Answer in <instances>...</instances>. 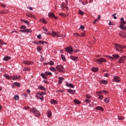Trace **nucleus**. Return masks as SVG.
Segmentation results:
<instances>
[{
	"label": "nucleus",
	"instance_id": "obj_1",
	"mask_svg": "<svg viewBox=\"0 0 126 126\" xmlns=\"http://www.w3.org/2000/svg\"><path fill=\"white\" fill-rule=\"evenodd\" d=\"M20 29H24L20 30L21 33H31L32 32V31L30 29H26V26H22Z\"/></svg>",
	"mask_w": 126,
	"mask_h": 126
},
{
	"label": "nucleus",
	"instance_id": "obj_2",
	"mask_svg": "<svg viewBox=\"0 0 126 126\" xmlns=\"http://www.w3.org/2000/svg\"><path fill=\"white\" fill-rule=\"evenodd\" d=\"M30 112L34 113L35 117H40V112L36 108H33L31 109Z\"/></svg>",
	"mask_w": 126,
	"mask_h": 126
},
{
	"label": "nucleus",
	"instance_id": "obj_3",
	"mask_svg": "<svg viewBox=\"0 0 126 126\" xmlns=\"http://www.w3.org/2000/svg\"><path fill=\"white\" fill-rule=\"evenodd\" d=\"M56 69L59 72H64V68L63 65H57L56 66Z\"/></svg>",
	"mask_w": 126,
	"mask_h": 126
},
{
	"label": "nucleus",
	"instance_id": "obj_4",
	"mask_svg": "<svg viewBox=\"0 0 126 126\" xmlns=\"http://www.w3.org/2000/svg\"><path fill=\"white\" fill-rule=\"evenodd\" d=\"M114 47L117 52H120V51H121V50H120L119 49H124L125 48V46H123L122 45L118 44L117 43L114 44ZM118 48H119V49Z\"/></svg>",
	"mask_w": 126,
	"mask_h": 126
},
{
	"label": "nucleus",
	"instance_id": "obj_5",
	"mask_svg": "<svg viewBox=\"0 0 126 126\" xmlns=\"http://www.w3.org/2000/svg\"><path fill=\"white\" fill-rule=\"evenodd\" d=\"M64 49L67 53H68V54H72V53H73V49L71 46H68L66 48H65Z\"/></svg>",
	"mask_w": 126,
	"mask_h": 126
},
{
	"label": "nucleus",
	"instance_id": "obj_6",
	"mask_svg": "<svg viewBox=\"0 0 126 126\" xmlns=\"http://www.w3.org/2000/svg\"><path fill=\"white\" fill-rule=\"evenodd\" d=\"M51 35L53 37H62V35H60L59 32H54L53 31H52Z\"/></svg>",
	"mask_w": 126,
	"mask_h": 126
},
{
	"label": "nucleus",
	"instance_id": "obj_7",
	"mask_svg": "<svg viewBox=\"0 0 126 126\" xmlns=\"http://www.w3.org/2000/svg\"><path fill=\"white\" fill-rule=\"evenodd\" d=\"M113 82L119 83L121 81V78L118 76H115L112 80Z\"/></svg>",
	"mask_w": 126,
	"mask_h": 126
},
{
	"label": "nucleus",
	"instance_id": "obj_8",
	"mask_svg": "<svg viewBox=\"0 0 126 126\" xmlns=\"http://www.w3.org/2000/svg\"><path fill=\"white\" fill-rule=\"evenodd\" d=\"M126 59V56H123L121 57L118 61V63H125V61Z\"/></svg>",
	"mask_w": 126,
	"mask_h": 126
},
{
	"label": "nucleus",
	"instance_id": "obj_9",
	"mask_svg": "<svg viewBox=\"0 0 126 126\" xmlns=\"http://www.w3.org/2000/svg\"><path fill=\"white\" fill-rule=\"evenodd\" d=\"M96 63H98L99 64H100V63H106L107 61H106L105 59L101 58L98 59H96Z\"/></svg>",
	"mask_w": 126,
	"mask_h": 126
},
{
	"label": "nucleus",
	"instance_id": "obj_10",
	"mask_svg": "<svg viewBox=\"0 0 126 126\" xmlns=\"http://www.w3.org/2000/svg\"><path fill=\"white\" fill-rule=\"evenodd\" d=\"M49 17H50L51 18H54L56 20L58 19V17L56 16L55 14H54V13L51 12L48 13Z\"/></svg>",
	"mask_w": 126,
	"mask_h": 126
},
{
	"label": "nucleus",
	"instance_id": "obj_11",
	"mask_svg": "<svg viewBox=\"0 0 126 126\" xmlns=\"http://www.w3.org/2000/svg\"><path fill=\"white\" fill-rule=\"evenodd\" d=\"M24 64H28V65H31L33 64V62L30 61H24L23 62Z\"/></svg>",
	"mask_w": 126,
	"mask_h": 126
},
{
	"label": "nucleus",
	"instance_id": "obj_12",
	"mask_svg": "<svg viewBox=\"0 0 126 126\" xmlns=\"http://www.w3.org/2000/svg\"><path fill=\"white\" fill-rule=\"evenodd\" d=\"M36 97L38 98V99H40V100H41V101H44V96H43L40 93H37L36 94Z\"/></svg>",
	"mask_w": 126,
	"mask_h": 126
},
{
	"label": "nucleus",
	"instance_id": "obj_13",
	"mask_svg": "<svg viewBox=\"0 0 126 126\" xmlns=\"http://www.w3.org/2000/svg\"><path fill=\"white\" fill-rule=\"evenodd\" d=\"M113 59H111V60H113V61H115V60H118L119 58H120V55L119 54H113L112 55Z\"/></svg>",
	"mask_w": 126,
	"mask_h": 126
},
{
	"label": "nucleus",
	"instance_id": "obj_14",
	"mask_svg": "<svg viewBox=\"0 0 126 126\" xmlns=\"http://www.w3.org/2000/svg\"><path fill=\"white\" fill-rule=\"evenodd\" d=\"M20 76L17 75H13L11 76V78H12L13 80H16L17 79H20Z\"/></svg>",
	"mask_w": 126,
	"mask_h": 126
},
{
	"label": "nucleus",
	"instance_id": "obj_15",
	"mask_svg": "<svg viewBox=\"0 0 126 126\" xmlns=\"http://www.w3.org/2000/svg\"><path fill=\"white\" fill-rule=\"evenodd\" d=\"M65 86L67 87H70V88H74V86L71 83H66Z\"/></svg>",
	"mask_w": 126,
	"mask_h": 126
},
{
	"label": "nucleus",
	"instance_id": "obj_16",
	"mask_svg": "<svg viewBox=\"0 0 126 126\" xmlns=\"http://www.w3.org/2000/svg\"><path fill=\"white\" fill-rule=\"evenodd\" d=\"M61 7H62L63 10H64V8L65 9H66L67 10V9H68V7H67V6H66V5H64L63 2L62 3V4L61 5Z\"/></svg>",
	"mask_w": 126,
	"mask_h": 126
},
{
	"label": "nucleus",
	"instance_id": "obj_17",
	"mask_svg": "<svg viewBox=\"0 0 126 126\" xmlns=\"http://www.w3.org/2000/svg\"><path fill=\"white\" fill-rule=\"evenodd\" d=\"M10 59H11V57L9 56H5L3 58V61H4V62H7V61H9Z\"/></svg>",
	"mask_w": 126,
	"mask_h": 126
},
{
	"label": "nucleus",
	"instance_id": "obj_18",
	"mask_svg": "<svg viewBox=\"0 0 126 126\" xmlns=\"http://www.w3.org/2000/svg\"><path fill=\"white\" fill-rule=\"evenodd\" d=\"M58 78L59 80L58 82L59 84H62L63 83V80H64V79L62 77H59Z\"/></svg>",
	"mask_w": 126,
	"mask_h": 126
},
{
	"label": "nucleus",
	"instance_id": "obj_19",
	"mask_svg": "<svg viewBox=\"0 0 126 126\" xmlns=\"http://www.w3.org/2000/svg\"><path fill=\"white\" fill-rule=\"evenodd\" d=\"M126 33L125 32H123L122 33L119 34L120 37H122V38H126Z\"/></svg>",
	"mask_w": 126,
	"mask_h": 126
},
{
	"label": "nucleus",
	"instance_id": "obj_20",
	"mask_svg": "<svg viewBox=\"0 0 126 126\" xmlns=\"http://www.w3.org/2000/svg\"><path fill=\"white\" fill-rule=\"evenodd\" d=\"M67 92L70 93V94H75V90H71V89H68Z\"/></svg>",
	"mask_w": 126,
	"mask_h": 126
},
{
	"label": "nucleus",
	"instance_id": "obj_21",
	"mask_svg": "<svg viewBox=\"0 0 126 126\" xmlns=\"http://www.w3.org/2000/svg\"><path fill=\"white\" fill-rule=\"evenodd\" d=\"M3 76H4V77L5 78H6V79H8V80H10V79H11V76H10L9 75H7V74H5L3 75Z\"/></svg>",
	"mask_w": 126,
	"mask_h": 126
},
{
	"label": "nucleus",
	"instance_id": "obj_22",
	"mask_svg": "<svg viewBox=\"0 0 126 126\" xmlns=\"http://www.w3.org/2000/svg\"><path fill=\"white\" fill-rule=\"evenodd\" d=\"M98 70H99V69L98 68V67H94L92 68V71H93V72H97Z\"/></svg>",
	"mask_w": 126,
	"mask_h": 126
},
{
	"label": "nucleus",
	"instance_id": "obj_23",
	"mask_svg": "<svg viewBox=\"0 0 126 126\" xmlns=\"http://www.w3.org/2000/svg\"><path fill=\"white\" fill-rule=\"evenodd\" d=\"M47 115L48 118H51V117H52V111H51L50 110L47 111Z\"/></svg>",
	"mask_w": 126,
	"mask_h": 126
},
{
	"label": "nucleus",
	"instance_id": "obj_24",
	"mask_svg": "<svg viewBox=\"0 0 126 126\" xmlns=\"http://www.w3.org/2000/svg\"><path fill=\"white\" fill-rule=\"evenodd\" d=\"M121 25H125L126 22L124 20V18H121Z\"/></svg>",
	"mask_w": 126,
	"mask_h": 126
},
{
	"label": "nucleus",
	"instance_id": "obj_25",
	"mask_svg": "<svg viewBox=\"0 0 126 126\" xmlns=\"http://www.w3.org/2000/svg\"><path fill=\"white\" fill-rule=\"evenodd\" d=\"M95 110H98L99 111H104L103 107L101 106H97L95 107Z\"/></svg>",
	"mask_w": 126,
	"mask_h": 126
},
{
	"label": "nucleus",
	"instance_id": "obj_26",
	"mask_svg": "<svg viewBox=\"0 0 126 126\" xmlns=\"http://www.w3.org/2000/svg\"><path fill=\"white\" fill-rule=\"evenodd\" d=\"M99 82L101 84H108V82L106 80H101Z\"/></svg>",
	"mask_w": 126,
	"mask_h": 126
},
{
	"label": "nucleus",
	"instance_id": "obj_27",
	"mask_svg": "<svg viewBox=\"0 0 126 126\" xmlns=\"http://www.w3.org/2000/svg\"><path fill=\"white\" fill-rule=\"evenodd\" d=\"M49 69L51 70V71H53V72H57V69H56V68L54 67H50Z\"/></svg>",
	"mask_w": 126,
	"mask_h": 126
},
{
	"label": "nucleus",
	"instance_id": "obj_28",
	"mask_svg": "<svg viewBox=\"0 0 126 126\" xmlns=\"http://www.w3.org/2000/svg\"><path fill=\"white\" fill-rule=\"evenodd\" d=\"M27 16L28 17H32V18H35V16L32 14H26Z\"/></svg>",
	"mask_w": 126,
	"mask_h": 126
},
{
	"label": "nucleus",
	"instance_id": "obj_29",
	"mask_svg": "<svg viewBox=\"0 0 126 126\" xmlns=\"http://www.w3.org/2000/svg\"><path fill=\"white\" fill-rule=\"evenodd\" d=\"M70 58L71 60H72V61H76V60L78 59V57H76L73 56H71Z\"/></svg>",
	"mask_w": 126,
	"mask_h": 126
},
{
	"label": "nucleus",
	"instance_id": "obj_30",
	"mask_svg": "<svg viewBox=\"0 0 126 126\" xmlns=\"http://www.w3.org/2000/svg\"><path fill=\"white\" fill-rule=\"evenodd\" d=\"M120 28H121V29H122V30H125L126 27V26H124V25H120Z\"/></svg>",
	"mask_w": 126,
	"mask_h": 126
},
{
	"label": "nucleus",
	"instance_id": "obj_31",
	"mask_svg": "<svg viewBox=\"0 0 126 126\" xmlns=\"http://www.w3.org/2000/svg\"><path fill=\"white\" fill-rule=\"evenodd\" d=\"M38 88L40 90H43L44 91H46V88H45V87H44V86H40L38 87Z\"/></svg>",
	"mask_w": 126,
	"mask_h": 126
},
{
	"label": "nucleus",
	"instance_id": "obj_32",
	"mask_svg": "<svg viewBox=\"0 0 126 126\" xmlns=\"http://www.w3.org/2000/svg\"><path fill=\"white\" fill-rule=\"evenodd\" d=\"M51 104H58V101L55 99H52L51 100Z\"/></svg>",
	"mask_w": 126,
	"mask_h": 126
},
{
	"label": "nucleus",
	"instance_id": "obj_33",
	"mask_svg": "<svg viewBox=\"0 0 126 126\" xmlns=\"http://www.w3.org/2000/svg\"><path fill=\"white\" fill-rule=\"evenodd\" d=\"M74 102L75 103V104H77V105H79V104H81L80 101L77 99L74 100Z\"/></svg>",
	"mask_w": 126,
	"mask_h": 126
},
{
	"label": "nucleus",
	"instance_id": "obj_34",
	"mask_svg": "<svg viewBox=\"0 0 126 126\" xmlns=\"http://www.w3.org/2000/svg\"><path fill=\"white\" fill-rule=\"evenodd\" d=\"M86 98L88 100H90L91 99H92V97H91V96H90V94H87L86 95Z\"/></svg>",
	"mask_w": 126,
	"mask_h": 126
},
{
	"label": "nucleus",
	"instance_id": "obj_35",
	"mask_svg": "<svg viewBox=\"0 0 126 126\" xmlns=\"http://www.w3.org/2000/svg\"><path fill=\"white\" fill-rule=\"evenodd\" d=\"M61 59L63 61V62H64V61H65L66 60V58H65V56L63 54H62L61 55Z\"/></svg>",
	"mask_w": 126,
	"mask_h": 126
},
{
	"label": "nucleus",
	"instance_id": "obj_36",
	"mask_svg": "<svg viewBox=\"0 0 126 126\" xmlns=\"http://www.w3.org/2000/svg\"><path fill=\"white\" fill-rule=\"evenodd\" d=\"M23 71H29L30 68L29 67H25L23 69Z\"/></svg>",
	"mask_w": 126,
	"mask_h": 126
},
{
	"label": "nucleus",
	"instance_id": "obj_37",
	"mask_svg": "<svg viewBox=\"0 0 126 126\" xmlns=\"http://www.w3.org/2000/svg\"><path fill=\"white\" fill-rule=\"evenodd\" d=\"M38 43L39 44H41L42 45H43V44H48V43L47 42H45L44 41H41V40H39L38 41Z\"/></svg>",
	"mask_w": 126,
	"mask_h": 126
},
{
	"label": "nucleus",
	"instance_id": "obj_38",
	"mask_svg": "<svg viewBox=\"0 0 126 126\" xmlns=\"http://www.w3.org/2000/svg\"><path fill=\"white\" fill-rule=\"evenodd\" d=\"M48 64L49 65H54V64H55V63L52 61H50L48 62Z\"/></svg>",
	"mask_w": 126,
	"mask_h": 126
},
{
	"label": "nucleus",
	"instance_id": "obj_39",
	"mask_svg": "<svg viewBox=\"0 0 126 126\" xmlns=\"http://www.w3.org/2000/svg\"><path fill=\"white\" fill-rule=\"evenodd\" d=\"M40 21H41V22H43L44 24H47V22L45 19H40Z\"/></svg>",
	"mask_w": 126,
	"mask_h": 126
},
{
	"label": "nucleus",
	"instance_id": "obj_40",
	"mask_svg": "<svg viewBox=\"0 0 126 126\" xmlns=\"http://www.w3.org/2000/svg\"><path fill=\"white\" fill-rule=\"evenodd\" d=\"M59 15H61L63 17H66V14H65L64 13H59Z\"/></svg>",
	"mask_w": 126,
	"mask_h": 126
},
{
	"label": "nucleus",
	"instance_id": "obj_41",
	"mask_svg": "<svg viewBox=\"0 0 126 126\" xmlns=\"http://www.w3.org/2000/svg\"><path fill=\"white\" fill-rule=\"evenodd\" d=\"M45 75L48 76V75H52V72H45Z\"/></svg>",
	"mask_w": 126,
	"mask_h": 126
},
{
	"label": "nucleus",
	"instance_id": "obj_42",
	"mask_svg": "<svg viewBox=\"0 0 126 126\" xmlns=\"http://www.w3.org/2000/svg\"><path fill=\"white\" fill-rule=\"evenodd\" d=\"M109 100H110V98H109L108 97H107L104 99L105 103H109L110 102Z\"/></svg>",
	"mask_w": 126,
	"mask_h": 126
},
{
	"label": "nucleus",
	"instance_id": "obj_43",
	"mask_svg": "<svg viewBox=\"0 0 126 126\" xmlns=\"http://www.w3.org/2000/svg\"><path fill=\"white\" fill-rule=\"evenodd\" d=\"M13 84H14V85H15L17 87H20V84H19V83L14 82Z\"/></svg>",
	"mask_w": 126,
	"mask_h": 126
},
{
	"label": "nucleus",
	"instance_id": "obj_44",
	"mask_svg": "<svg viewBox=\"0 0 126 126\" xmlns=\"http://www.w3.org/2000/svg\"><path fill=\"white\" fill-rule=\"evenodd\" d=\"M21 21L24 22V23H26L28 25H29V22L28 20H21Z\"/></svg>",
	"mask_w": 126,
	"mask_h": 126
},
{
	"label": "nucleus",
	"instance_id": "obj_45",
	"mask_svg": "<svg viewBox=\"0 0 126 126\" xmlns=\"http://www.w3.org/2000/svg\"><path fill=\"white\" fill-rule=\"evenodd\" d=\"M41 76L42 77V78H43V79H47V77L45 76V74L44 73H41Z\"/></svg>",
	"mask_w": 126,
	"mask_h": 126
},
{
	"label": "nucleus",
	"instance_id": "obj_46",
	"mask_svg": "<svg viewBox=\"0 0 126 126\" xmlns=\"http://www.w3.org/2000/svg\"><path fill=\"white\" fill-rule=\"evenodd\" d=\"M41 47H40V46H38L37 47V52H38V53H41Z\"/></svg>",
	"mask_w": 126,
	"mask_h": 126
},
{
	"label": "nucleus",
	"instance_id": "obj_47",
	"mask_svg": "<svg viewBox=\"0 0 126 126\" xmlns=\"http://www.w3.org/2000/svg\"><path fill=\"white\" fill-rule=\"evenodd\" d=\"M14 99H15V100H18V99H19V96L18 95H15L14 97Z\"/></svg>",
	"mask_w": 126,
	"mask_h": 126
},
{
	"label": "nucleus",
	"instance_id": "obj_48",
	"mask_svg": "<svg viewBox=\"0 0 126 126\" xmlns=\"http://www.w3.org/2000/svg\"><path fill=\"white\" fill-rule=\"evenodd\" d=\"M79 14H80V15H83V14H84V12H83L81 10H79Z\"/></svg>",
	"mask_w": 126,
	"mask_h": 126
},
{
	"label": "nucleus",
	"instance_id": "obj_49",
	"mask_svg": "<svg viewBox=\"0 0 126 126\" xmlns=\"http://www.w3.org/2000/svg\"><path fill=\"white\" fill-rule=\"evenodd\" d=\"M102 94H101V91H100V92H96V95H97V96H101Z\"/></svg>",
	"mask_w": 126,
	"mask_h": 126
},
{
	"label": "nucleus",
	"instance_id": "obj_50",
	"mask_svg": "<svg viewBox=\"0 0 126 126\" xmlns=\"http://www.w3.org/2000/svg\"><path fill=\"white\" fill-rule=\"evenodd\" d=\"M101 94L102 93H104V94H108V92H107V91H100Z\"/></svg>",
	"mask_w": 126,
	"mask_h": 126
},
{
	"label": "nucleus",
	"instance_id": "obj_51",
	"mask_svg": "<svg viewBox=\"0 0 126 126\" xmlns=\"http://www.w3.org/2000/svg\"><path fill=\"white\" fill-rule=\"evenodd\" d=\"M0 44H1V45H5V43L1 39H0Z\"/></svg>",
	"mask_w": 126,
	"mask_h": 126
},
{
	"label": "nucleus",
	"instance_id": "obj_52",
	"mask_svg": "<svg viewBox=\"0 0 126 126\" xmlns=\"http://www.w3.org/2000/svg\"><path fill=\"white\" fill-rule=\"evenodd\" d=\"M84 36H85V33H84V32H82L81 34H80L79 37H84Z\"/></svg>",
	"mask_w": 126,
	"mask_h": 126
},
{
	"label": "nucleus",
	"instance_id": "obj_53",
	"mask_svg": "<svg viewBox=\"0 0 126 126\" xmlns=\"http://www.w3.org/2000/svg\"><path fill=\"white\" fill-rule=\"evenodd\" d=\"M98 99H99V100H103V99H104V96L103 95H100L98 97Z\"/></svg>",
	"mask_w": 126,
	"mask_h": 126
},
{
	"label": "nucleus",
	"instance_id": "obj_54",
	"mask_svg": "<svg viewBox=\"0 0 126 126\" xmlns=\"http://www.w3.org/2000/svg\"><path fill=\"white\" fill-rule=\"evenodd\" d=\"M124 119H125V117H122V116H118V119L119 120H124Z\"/></svg>",
	"mask_w": 126,
	"mask_h": 126
},
{
	"label": "nucleus",
	"instance_id": "obj_55",
	"mask_svg": "<svg viewBox=\"0 0 126 126\" xmlns=\"http://www.w3.org/2000/svg\"><path fill=\"white\" fill-rule=\"evenodd\" d=\"M106 57L110 59V60H112V59H114V58H113V57L109 56V55L106 56Z\"/></svg>",
	"mask_w": 126,
	"mask_h": 126
},
{
	"label": "nucleus",
	"instance_id": "obj_56",
	"mask_svg": "<svg viewBox=\"0 0 126 126\" xmlns=\"http://www.w3.org/2000/svg\"><path fill=\"white\" fill-rule=\"evenodd\" d=\"M74 35L75 37H79L80 36V34L78 33H75Z\"/></svg>",
	"mask_w": 126,
	"mask_h": 126
},
{
	"label": "nucleus",
	"instance_id": "obj_57",
	"mask_svg": "<svg viewBox=\"0 0 126 126\" xmlns=\"http://www.w3.org/2000/svg\"><path fill=\"white\" fill-rule=\"evenodd\" d=\"M85 103H90V102H91V100H90V99H86L85 100Z\"/></svg>",
	"mask_w": 126,
	"mask_h": 126
},
{
	"label": "nucleus",
	"instance_id": "obj_58",
	"mask_svg": "<svg viewBox=\"0 0 126 126\" xmlns=\"http://www.w3.org/2000/svg\"><path fill=\"white\" fill-rule=\"evenodd\" d=\"M37 38H38V39H42V35L41 34H38Z\"/></svg>",
	"mask_w": 126,
	"mask_h": 126
},
{
	"label": "nucleus",
	"instance_id": "obj_59",
	"mask_svg": "<svg viewBox=\"0 0 126 126\" xmlns=\"http://www.w3.org/2000/svg\"><path fill=\"white\" fill-rule=\"evenodd\" d=\"M116 15H117V13H114L112 15V16H114V19H117V16H116Z\"/></svg>",
	"mask_w": 126,
	"mask_h": 126
},
{
	"label": "nucleus",
	"instance_id": "obj_60",
	"mask_svg": "<svg viewBox=\"0 0 126 126\" xmlns=\"http://www.w3.org/2000/svg\"><path fill=\"white\" fill-rule=\"evenodd\" d=\"M14 33H18V32L17 31H12L11 32V34H13Z\"/></svg>",
	"mask_w": 126,
	"mask_h": 126
},
{
	"label": "nucleus",
	"instance_id": "obj_61",
	"mask_svg": "<svg viewBox=\"0 0 126 126\" xmlns=\"http://www.w3.org/2000/svg\"><path fill=\"white\" fill-rule=\"evenodd\" d=\"M58 92H59V93H62L63 92V90L57 91L56 93H58Z\"/></svg>",
	"mask_w": 126,
	"mask_h": 126
},
{
	"label": "nucleus",
	"instance_id": "obj_62",
	"mask_svg": "<svg viewBox=\"0 0 126 126\" xmlns=\"http://www.w3.org/2000/svg\"><path fill=\"white\" fill-rule=\"evenodd\" d=\"M42 30H43V31H45L46 32H47V31H48V29H47V28H43Z\"/></svg>",
	"mask_w": 126,
	"mask_h": 126
},
{
	"label": "nucleus",
	"instance_id": "obj_63",
	"mask_svg": "<svg viewBox=\"0 0 126 126\" xmlns=\"http://www.w3.org/2000/svg\"><path fill=\"white\" fill-rule=\"evenodd\" d=\"M80 29H82V30H84L85 27L82 25L80 26Z\"/></svg>",
	"mask_w": 126,
	"mask_h": 126
},
{
	"label": "nucleus",
	"instance_id": "obj_64",
	"mask_svg": "<svg viewBox=\"0 0 126 126\" xmlns=\"http://www.w3.org/2000/svg\"><path fill=\"white\" fill-rule=\"evenodd\" d=\"M45 34H46V35H52V33H51V32H50L47 33L45 32Z\"/></svg>",
	"mask_w": 126,
	"mask_h": 126
}]
</instances>
